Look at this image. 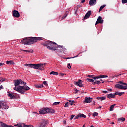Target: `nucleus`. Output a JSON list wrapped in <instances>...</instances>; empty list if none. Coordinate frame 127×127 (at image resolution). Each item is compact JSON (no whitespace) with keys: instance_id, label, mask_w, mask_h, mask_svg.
<instances>
[{"instance_id":"nucleus-49","label":"nucleus","mask_w":127,"mask_h":127,"mask_svg":"<svg viewBox=\"0 0 127 127\" xmlns=\"http://www.w3.org/2000/svg\"><path fill=\"white\" fill-rule=\"evenodd\" d=\"M87 77H89V78H92L93 79L94 75H88Z\"/></svg>"},{"instance_id":"nucleus-53","label":"nucleus","mask_w":127,"mask_h":127,"mask_svg":"<svg viewBox=\"0 0 127 127\" xmlns=\"http://www.w3.org/2000/svg\"><path fill=\"white\" fill-rule=\"evenodd\" d=\"M4 65V63H0V66H3Z\"/></svg>"},{"instance_id":"nucleus-9","label":"nucleus","mask_w":127,"mask_h":127,"mask_svg":"<svg viewBox=\"0 0 127 127\" xmlns=\"http://www.w3.org/2000/svg\"><path fill=\"white\" fill-rule=\"evenodd\" d=\"M49 50H51V51H53L54 52H57L59 53H64V51L62 49L59 50L55 48H49Z\"/></svg>"},{"instance_id":"nucleus-51","label":"nucleus","mask_w":127,"mask_h":127,"mask_svg":"<svg viewBox=\"0 0 127 127\" xmlns=\"http://www.w3.org/2000/svg\"><path fill=\"white\" fill-rule=\"evenodd\" d=\"M102 93H105L106 94H108V91L104 90V91H102Z\"/></svg>"},{"instance_id":"nucleus-6","label":"nucleus","mask_w":127,"mask_h":127,"mask_svg":"<svg viewBox=\"0 0 127 127\" xmlns=\"http://www.w3.org/2000/svg\"><path fill=\"white\" fill-rule=\"evenodd\" d=\"M9 107L7 106V104L5 103V102L3 101H0V109H4V110H6L8 109Z\"/></svg>"},{"instance_id":"nucleus-54","label":"nucleus","mask_w":127,"mask_h":127,"mask_svg":"<svg viewBox=\"0 0 127 127\" xmlns=\"http://www.w3.org/2000/svg\"><path fill=\"white\" fill-rule=\"evenodd\" d=\"M78 92H79V90L76 89L75 91V93L77 94V93H78Z\"/></svg>"},{"instance_id":"nucleus-58","label":"nucleus","mask_w":127,"mask_h":127,"mask_svg":"<svg viewBox=\"0 0 127 127\" xmlns=\"http://www.w3.org/2000/svg\"><path fill=\"white\" fill-rule=\"evenodd\" d=\"M97 99H98V100H102V97H97Z\"/></svg>"},{"instance_id":"nucleus-10","label":"nucleus","mask_w":127,"mask_h":127,"mask_svg":"<svg viewBox=\"0 0 127 127\" xmlns=\"http://www.w3.org/2000/svg\"><path fill=\"white\" fill-rule=\"evenodd\" d=\"M115 88L117 89H122L123 90H127V86H124L122 85H120L119 84H117L115 85Z\"/></svg>"},{"instance_id":"nucleus-41","label":"nucleus","mask_w":127,"mask_h":127,"mask_svg":"<svg viewBox=\"0 0 127 127\" xmlns=\"http://www.w3.org/2000/svg\"><path fill=\"white\" fill-rule=\"evenodd\" d=\"M69 105H70V104L69 103V102H67L65 105H64V107L65 108H67V107H69Z\"/></svg>"},{"instance_id":"nucleus-24","label":"nucleus","mask_w":127,"mask_h":127,"mask_svg":"<svg viewBox=\"0 0 127 127\" xmlns=\"http://www.w3.org/2000/svg\"><path fill=\"white\" fill-rule=\"evenodd\" d=\"M104 7H106V5H103L101 6L100 7V8H99V12L102 11V10H103V9H104Z\"/></svg>"},{"instance_id":"nucleus-1","label":"nucleus","mask_w":127,"mask_h":127,"mask_svg":"<svg viewBox=\"0 0 127 127\" xmlns=\"http://www.w3.org/2000/svg\"><path fill=\"white\" fill-rule=\"evenodd\" d=\"M42 40V38L38 37H30L24 38L21 41V43L24 44L25 45H30L31 44H34L35 42L37 41H40Z\"/></svg>"},{"instance_id":"nucleus-27","label":"nucleus","mask_w":127,"mask_h":127,"mask_svg":"<svg viewBox=\"0 0 127 127\" xmlns=\"http://www.w3.org/2000/svg\"><path fill=\"white\" fill-rule=\"evenodd\" d=\"M36 88H37V89L43 88V84H40V85H36Z\"/></svg>"},{"instance_id":"nucleus-64","label":"nucleus","mask_w":127,"mask_h":127,"mask_svg":"<svg viewBox=\"0 0 127 127\" xmlns=\"http://www.w3.org/2000/svg\"><path fill=\"white\" fill-rule=\"evenodd\" d=\"M82 127H86V126L84 125Z\"/></svg>"},{"instance_id":"nucleus-29","label":"nucleus","mask_w":127,"mask_h":127,"mask_svg":"<svg viewBox=\"0 0 127 127\" xmlns=\"http://www.w3.org/2000/svg\"><path fill=\"white\" fill-rule=\"evenodd\" d=\"M80 118H81L80 115L78 114L74 117V120H78V119H80Z\"/></svg>"},{"instance_id":"nucleus-39","label":"nucleus","mask_w":127,"mask_h":127,"mask_svg":"<svg viewBox=\"0 0 127 127\" xmlns=\"http://www.w3.org/2000/svg\"><path fill=\"white\" fill-rule=\"evenodd\" d=\"M79 54H80V53L78 54L77 56H75L73 57H71V58L68 57V58H67V59H70V58H76V57H78V56H79Z\"/></svg>"},{"instance_id":"nucleus-48","label":"nucleus","mask_w":127,"mask_h":127,"mask_svg":"<svg viewBox=\"0 0 127 127\" xmlns=\"http://www.w3.org/2000/svg\"><path fill=\"white\" fill-rule=\"evenodd\" d=\"M82 7V5H78L77 6V9H79V8Z\"/></svg>"},{"instance_id":"nucleus-45","label":"nucleus","mask_w":127,"mask_h":127,"mask_svg":"<svg viewBox=\"0 0 127 127\" xmlns=\"http://www.w3.org/2000/svg\"><path fill=\"white\" fill-rule=\"evenodd\" d=\"M67 68H68L69 69H71V64L70 63L68 64Z\"/></svg>"},{"instance_id":"nucleus-20","label":"nucleus","mask_w":127,"mask_h":127,"mask_svg":"<svg viewBox=\"0 0 127 127\" xmlns=\"http://www.w3.org/2000/svg\"><path fill=\"white\" fill-rule=\"evenodd\" d=\"M106 97L108 99H112L115 98V95L113 94V93H110L109 94H107Z\"/></svg>"},{"instance_id":"nucleus-3","label":"nucleus","mask_w":127,"mask_h":127,"mask_svg":"<svg viewBox=\"0 0 127 127\" xmlns=\"http://www.w3.org/2000/svg\"><path fill=\"white\" fill-rule=\"evenodd\" d=\"M45 65H46V63L38 64H25V66L29 67V68H33V69H36L37 70L42 71V70L44 69L43 66H45Z\"/></svg>"},{"instance_id":"nucleus-50","label":"nucleus","mask_w":127,"mask_h":127,"mask_svg":"<svg viewBox=\"0 0 127 127\" xmlns=\"http://www.w3.org/2000/svg\"><path fill=\"white\" fill-rule=\"evenodd\" d=\"M115 96H117V95H119V92H116L114 93Z\"/></svg>"},{"instance_id":"nucleus-37","label":"nucleus","mask_w":127,"mask_h":127,"mask_svg":"<svg viewBox=\"0 0 127 127\" xmlns=\"http://www.w3.org/2000/svg\"><path fill=\"white\" fill-rule=\"evenodd\" d=\"M27 52H28L29 53H33V50H27Z\"/></svg>"},{"instance_id":"nucleus-63","label":"nucleus","mask_w":127,"mask_h":127,"mask_svg":"<svg viewBox=\"0 0 127 127\" xmlns=\"http://www.w3.org/2000/svg\"><path fill=\"white\" fill-rule=\"evenodd\" d=\"M101 108H102V106H100L99 107H98V109H101Z\"/></svg>"},{"instance_id":"nucleus-44","label":"nucleus","mask_w":127,"mask_h":127,"mask_svg":"<svg viewBox=\"0 0 127 127\" xmlns=\"http://www.w3.org/2000/svg\"><path fill=\"white\" fill-rule=\"evenodd\" d=\"M117 77H119V75H114L113 76H111V79H114V78H117Z\"/></svg>"},{"instance_id":"nucleus-8","label":"nucleus","mask_w":127,"mask_h":127,"mask_svg":"<svg viewBox=\"0 0 127 127\" xmlns=\"http://www.w3.org/2000/svg\"><path fill=\"white\" fill-rule=\"evenodd\" d=\"M16 127H33V126L32 125H26L23 123H20L15 125Z\"/></svg>"},{"instance_id":"nucleus-56","label":"nucleus","mask_w":127,"mask_h":127,"mask_svg":"<svg viewBox=\"0 0 127 127\" xmlns=\"http://www.w3.org/2000/svg\"><path fill=\"white\" fill-rule=\"evenodd\" d=\"M85 1H86V0H82L81 3H84V2H85Z\"/></svg>"},{"instance_id":"nucleus-30","label":"nucleus","mask_w":127,"mask_h":127,"mask_svg":"<svg viewBox=\"0 0 127 127\" xmlns=\"http://www.w3.org/2000/svg\"><path fill=\"white\" fill-rule=\"evenodd\" d=\"M86 81H88L89 82H90V83H92V82H94V79H90V78H87L86 79Z\"/></svg>"},{"instance_id":"nucleus-22","label":"nucleus","mask_w":127,"mask_h":127,"mask_svg":"<svg viewBox=\"0 0 127 127\" xmlns=\"http://www.w3.org/2000/svg\"><path fill=\"white\" fill-rule=\"evenodd\" d=\"M6 64H14V62H13V61H7Z\"/></svg>"},{"instance_id":"nucleus-21","label":"nucleus","mask_w":127,"mask_h":127,"mask_svg":"<svg viewBox=\"0 0 127 127\" xmlns=\"http://www.w3.org/2000/svg\"><path fill=\"white\" fill-rule=\"evenodd\" d=\"M115 106H116V104H113L110 106L109 109V111H110V112L114 111V108H115Z\"/></svg>"},{"instance_id":"nucleus-4","label":"nucleus","mask_w":127,"mask_h":127,"mask_svg":"<svg viewBox=\"0 0 127 127\" xmlns=\"http://www.w3.org/2000/svg\"><path fill=\"white\" fill-rule=\"evenodd\" d=\"M54 109H50L48 107L46 108H43L42 109H41L39 111V113L40 115H44L45 114H46L47 113H50V114H53V113H55Z\"/></svg>"},{"instance_id":"nucleus-40","label":"nucleus","mask_w":127,"mask_h":127,"mask_svg":"<svg viewBox=\"0 0 127 127\" xmlns=\"http://www.w3.org/2000/svg\"><path fill=\"white\" fill-rule=\"evenodd\" d=\"M127 0H122V3L123 4L125 3H127Z\"/></svg>"},{"instance_id":"nucleus-46","label":"nucleus","mask_w":127,"mask_h":127,"mask_svg":"<svg viewBox=\"0 0 127 127\" xmlns=\"http://www.w3.org/2000/svg\"><path fill=\"white\" fill-rule=\"evenodd\" d=\"M64 75H66V74H65L64 73H60V77H64Z\"/></svg>"},{"instance_id":"nucleus-43","label":"nucleus","mask_w":127,"mask_h":127,"mask_svg":"<svg viewBox=\"0 0 127 127\" xmlns=\"http://www.w3.org/2000/svg\"><path fill=\"white\" fill-rule=\"evenodd\" d=\"M125 92H118V96H122Z\"/></svg>"},{"instance_id":"nucleus-42","label":"nucleus","mask_w":127,"mask_h":127,"mask_svg":"<svg viewBox=\"0 0 127 127\" xmlns=\"http://www.w3.org/2000/svg\"><path fill=\"white\" fill-rule=\"evenodd\" d=\"M74 118H75V115L73 114L71 115V116L70 117V120L72 121V120H73V119H74Z\"/></svg>"},{"instance_id":"nucleus-17","label":"nucleus","mask_w":127,"mask_h":127,"mask_svg":"<svg viewBox=\"0 0 127 127\" xmlns=\"http://www.w3.org/2000/svg\"><path fill=\"white\" fill-rule=\"evenodd\" d=\"M97 3L96 0H90L89 1V5L90 6H94Z\"/></svg>"},{"instance_id":"nucleus-38","label":"nucleus","mask_w":127,"mask_h":127,"mask_svg":"<svg viewBox=\"0 0 127 127\" xmlns=\"http://www.w3.org/2000/svg\"><path fill=\"white\" fill-rule=\"evenodd\" d=\"M68 15V13H66L64 15V16L62 17V19H64V18H66Z\"/></svg>"},{"instance_id":"nucleus-33","label":"nucleus","mask_w":127,"mask_h":127,"mask_svg":"<svg viewBox=\"0 0 127 127\" xmlns=\"http://www.w3.org/2000/svg\"><path fill=\"white\" fill-rule=\"evenodd\" d=\"M97 116H99V113H98L97 112H94L93 114V117H97Z\"/></svg>"},{"instance_id":"nucleus-16","label":"nucleus","mask_w":127,"mask_h":127,"mask_svg":"<svg viewBox=\"0 0 127 127\" xmlns=\"http://www.w3.org/2000/svg\"><path fill=\"white\" fill-rule=\"evenodd\" d=\"M46 124H47V121L45 120H42L40 124V127H45Z\"/></svg>"},{"instance_id":"nucleus-47","label":"nucleus","mask_w":127,"mask_h":127,"mask_svg":"<svg viewBox=\"0 0 127 127\" xmlns=\"http://www.w3.org/2000/svg\"><path fill=\"white\" fill-rule=\"evenodd\" d=\"M104 100H106V96L101 97V101H104Z\"/></svg>"},{"instance_id":"nucleus-7","label":"nucleus","mask_w":127,"mask_h":127,"mask_svg":"<svg viewBox=\"0 0 127 127\" xmlns=\"http://www.w3.org/2000/svg\"><path fill=\"white\" fill-rule=\"evenodd\" d=\"M22 89L21 90V94L22 95H24V91H28L30 89V88L27 86V85H24L23 86H21Z\"/></svg>"},{"instance_id":"nucleus-55","label":"nucleus","mask_w":127,"mask_h":127,"mask_svg":"<svg viewBox=\"0 0 127 127\" xmlns=\"http://www.w3.org/2000/svg\"><path fill=\"white\" fill-rule=\"evenodd\" d=\"M21 51H24L25 52H27V50H23V49H21Z\"/></svg>"},{"instance_id":"nucleus-34","label":"nucleus","mask_w":127,"mask_h":127,"mask_svg":"<svg viewBox=\"0 0 127 127\" xmlns=\"http://www.w3.org/2000/svg\"><path fill=\"white\" fill-rule=\"evenodd\" d=\"M69 102L70 103L69 105H71V106H73L74 103H75V101L74 100H73L72 101L71 100H69Z\"/></svg>"},{"instance_id":"nucleus-57","label":"nucleus","mask_w":127,"mask_h":127,"mask_svg":"<svg viewBox=\"0 0 127 127\" xmlns=\"http://www.w3.org/2000/svg\"><path fill=\"white\" fill-rule=\"evenodd\" d=\"M1 79L2 82H4V81H5V79H4V78H1Z\"/></svg>"},{"instance_id":"nucleus-13","label":"nucleus","mask_w":127,"mask_h":127,"mask_svg":"<svg viewBox=\"0 0 127 127\" xmlns=\"http://www.w3.org/2000/svg\"><path fill=\"white\" fill-rule=\"evenodd\" d=\"M8 96L11 99H15L16 97V94L15 93H10V92H8Z\"/></svg>"},{"instance_id":"nucleus-5","label":"nucleus","mask_w":127,"mask_h":127,"mask_svg":"<svg viewBox=\"0 0 127 127\" xmlns=\"http://www.w3.org/2000/svg\"><path fill=\"white\" fill-rule=\"evenodd\" d=\"M14 82L15 87H17V86H19V85H26V82H24L21 79L15 80Z\"/></svg>"},{"instance_id":"nucleus-36","label":"nucleus","mask_w":127,"mask_h":127,"mask_svg":"<svg viewBox=\"0 0 127 127\" xmlns=\"http://www.w3.org/2000/svg\"><path fill=\"white\" fill-rule=\"evenodd\" d=\"M100 79H103V78H108V76L107 75H100Z\"/></svg>"},{"instance_id":"nucleus-31","label":"nucleus","mask_w":127,"mask_h":127,"mask_svg":"<svg viewBox=\"0 0 127 127\" xmlns=\"http://www.w3.org/2000/svg\"><path fill=\"white\" fill-rule=\"evenodd\" d=\"M59 104H60V102H54L53 103V106H57V105H59Z\"/></svg>"},{"instance_id":"nucleus-23","label":"nucleus","mask_w":127,"mask_h":127,"mask_svg":"<svg viewBox=\"0 0 127 127\" xmlns=\"http://www.w3.org/2000/svg\"><path fill=\"white\" fill-rule=\"evenodd\" d=\"M100 83H101V81L96 80L94 82L92 83V85H95V84H97V85H100Z\"/></svg>"},{"instance_id":"nucleus-28","label":"nucleus","mask_w":127,"mask_h":127,"mask_svg":"<svg viewBox=\"0 0 127 127\" xmlns=\"http://www.w3.org/2000/svg\"><path fill=\"white\" fill-rule=\"evenodd\" d=\"M93 80H97V79H101L100 76H93Z\"/></svg>"},{"instance_id":"nucleus-61","label":"nucleus","mask_w":127,"mask_h":127,"mask_svg":"<svg viewBox=\"0 0 127 127\" xmlns=\"http://www.w3.org/2000/svg\"><path fill=\"white\" fill-rule=\"evenodd\" d=\"M2 85H1L0 87V89H2Z\"/></svg>"},{"instance_id":"nucleus-11","label":"nucleus","mask_w":127,"mask_h":127,"mask_svg":"<svg viewBox=\"0 0 127 127\" xmlns=\"http://www.w3.org/2000/svg\"><path fill=\"white\" fill-rule=\"evenodd\" d=\"M12 13L14 17H17V18H18V17H20V14H19V12H18L17 10L13 11Z\"/></svg>"},{"instance_id":"nucleus-19","label":"nucleus","mask_w":127,"mask_h":127,"mask_svg":"<svg viewBox=\"0 0 127 127\" xmlns=\"http://www.w3.org/2000/svg\"><path fill=\"white\" fill-rule=\"evenodd\" d=\"M82 80H79L78 81L76 82V86H78V87H83L84 85L82 84Z\"/></svg>"},{"instance_id":"nucleus-14","label":"nucleus","mask_w":127,"mask_h":127,"mask_svg":"<svg viewBox=\"0 0 127 127\" xmlns=\"http://www.w3.org/2000/svg\"><path fill=\"white\" fill-rule=\"evenodd\" d=\"M91 14L92 11H88L84 17L83 19H88V18H90V15H91Z\"/></svg>"},{"instance_id":"nucleus-59","label":"nucleus","mask_w":127,"mask_h":127,"mask_svg":"<svg viewBox=\"0 0 127 127\" xmlns=\"http://www.w3.org/2000/svg\"><path fill=\"white\" fill-rule=\"evenodd\" d=\"M108 91L112 92V89H108Z\"/></svg>"},{"instance_id":"nucleus-18","label":"nucleus","mask_w":127,"mask_h":127,"mask_svg":"<svg viewBox=\"0 0 127 127\" xmlns=\"http://www.w3.org/2000/svg\"><path fill=\"white\" fill-rule=\"evenodd\" d=\"M93 98L91 97H85L84 103H91Z\"/></svg>"},{"instance_id":"nucleus-35","label":"nucleus","mask_w":127,"mask_h":127,"mask_svg":"<svg viewBox=\"0 0 127 127\" xmlns=\"http://www.w3.org/2000/svg\"><path fill=\"white\" fill-rule=\"evenodd\" d=\"M119 84H122V85H125V86H127V84L126 83L123 82V81H119Z\"/></svg>"},{"instance_id":"nucleus-2","label":"nucleus","mask_w":127,"mask_h":127,"mask_svg":"<svg viewBox=\"0 0 127 127\" xmlns=\"http://www.w3.org/2000/svg\"><path fill=\"white\" fill-rule=\"evenodd\" d=\"M43 45L47 48H63L64 46L58 45L56 43L51 41H47L43 43Z\"/></svg>"},{"instance_id":"nucleus-25","label":"nucleus","mask_w":127,"mask_h":127,"mask_svg":"<svg viewBox=\"0 0 127 127\" xmlns=\"http://www.w3.org/2000/svg\"><path fill=\"white\" fill-rule=\"evenodd\" d=\"M50 75H55L56 76L58 75V72L52 71L50 72Z\"/></svg>"},{"instance_id":"nucleus-60","label":"nucleus","mask_w":127,"mask_h":127,"mask_svg":"<svg viewBox=\"0 0 127 127\" xmlns=\"http://www.w3.org/2000/svg\"><path fill=\"white\" fill-rule=\"evenodd\" d=\"M90 127H95V126H94L93 125H91Z\"/></svg>"},{"instance_id":"nucleus-12","label":"nucleus","mask_w":127,"mask_h":127,"mask_svg":"<svg viewBox=\"0 0 127 127\" xmlns=\"http://www.w3.org/2000/svg\"><path fill=\"white\" fill-rule=\"evenodd\" d=\"M104 23V20H102V17L101 16H99L97 21L95 23V25H97V24H98V23H100L102 24Z\"/></svg>"},{"instance_id":"nucleus-52","label":"nucleus","mask_w":127,"mask_h":127,"mask_svg":"<svg viewBox=\"0 0 127 127\" xmlns=\"http://www.w3.org/2000/svg\"><path fill=\"white\" fill-rule=\"evenodd\" d=\"M44 85H47V82L46 81H45L43 82Z\"/></svg>"},{"instance_id":"nucleus-62","label":"nucleus","mask_w":127,"mask_h":127,"mask_svg":"<svg viewBox=\"0 0 127 127\" xmlns=\"http://www.w3.org/2000/svg\"><path fill=\"white\" fill-rule=\"evenodd\" d=\"M93 105H95V101L93 102Z\"/></svg>"},{"instance_id":"nucleus-15","label":"nucleus","mask_w":127,"mask_h":127,"mask_svg":"<svg viewBox=\"0 0 127 127\" xmlns=\"http://www.w3.org/2000/svg\"><path fill=\"white\" fill-rule=\"evenodd\" d=\"M22 89V87H21V86H19L17 87H16V86H15L14 88V90L15 91H17V92H18V93H20V94H21V90Z\"/></svg>"},{"instance_id":"nucleus-32","label":"nucleus","mask_w":127,"mask_h":127,"mask_svg":"<svg viewBox=\"0 0 127 127\" xmlns=\"http://www.w3.org/2000/svg\"><path fill=\"white\" fill-rule=\"evenodd\" d=\"M80 116V118H87V116L83 114H79Z\"/></svg>"},{"instance_id":"nucleus-26","label":"nucleus","mask_w":127,"mask_h":127,"mask_svg":"<svg viewBox=\"0 0 127 127\" xmlns=\"http://www.w3.org/2000/svg\"><path fill=\"white\" fill-rule=\"evenodd\" d=\"M125 120L126 119H125V118H123V117L119 118H118V122H124V121H125Z\"/></svg>"}]
</instances>
